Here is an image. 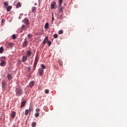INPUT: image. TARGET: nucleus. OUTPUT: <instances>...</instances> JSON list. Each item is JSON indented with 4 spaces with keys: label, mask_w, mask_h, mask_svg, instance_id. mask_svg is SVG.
<instances>
[{
    "label": "nucleus",
    "mask_w": 127,
    "mask_h": 127,
    "mask_svg": "<svg viewBox=\"0 0 127 127\" xmlns=\"http://www.w3.org/2000/svg\"><path fill=\"white\" fill-rule=\"evenodd\" d=\"M15 92L16 95L17 96V97H20V96H21V95L23 94V91H22V89L19 88H16Z\"/></svg>",
    "instance_id": "nucleus-1"
},
{
    "label": "nucleus",
    "mask_w": 127,
    "mask_h": 127,
    "mask_svg": "<svg viewBox=\"0 0 127 127\" xmlns=\"http://www.w3.org/2000/svg\"><path fill=\"white\" fill-rule=\"evenodd\" d=\"M39 60V58H38V55H36L35 58V61L34 63V65H33V71H35V68H36V66L37 65V63H38V61Z\"/></svg>",
    "instance_id": "nucleus-2"
},
{
    "label": "nucleus",
    "mask_w": 127,
    "mask_h": 127,
    "mask_svg": "<svg viewBox=\"0 0 127 127\" xmlns=\"http://www.w3.org/2000/svg\"><path fill=\"white\" fill-rule=\"evenodd\" d=\"M5 57H3L0 59V65L1 67H3L6 65V62H5Z\"/></svg>",
    "instance_id": "nucleus-3"
},
{
    "label": "nucleus",
    "mask_w": 127,
    "mask_h": 127,
    "mask_svg": "<svg viewBox=\"0 0 127 127\" xmlns=\"http://www.w3.org/2000/svg\"><path fill=\"white\" fill-rule=\"evenodd\" d=\"M59 13L61 14L59 15L58 18H60V19L61 20L62 18L60 17H61L62 15H63V6H60ZM59 16H60V17H59Z\"/></svg>",
    "instance_id": "nucleus-4"
},
{
    "label": "nucleus",
    "mask_w": 127,
    "mask_h": 127,
    "mask_svg": "<svg viewBox=\"0 0 127 127\" xmlns=\"http://www.w3.org/2000/svg\"><path fill=\"white\" fill-rule=\"evenodd\" d=\"M27 45H28V41H27V39L25 38L24 40V42L22 44V46L23 48H24V47H26V46H27Z\"/></svg>",
    "instance_id": "nucleus-5"
},
{
    "label": "nucleus",
    "mask_w": 127,
    "mask_h": 127,
    "mask_svg": "<svg viewBox=\"0 0 127 127\" xmlns=\"http://www.w3.org/2000/svg\"><path fill=\"white\" fill-rule=\"evenodd\" d=\"M22 22L24 23V24L26 25V26H27V25H29V19L28 18H25L23 20Z\"/></svg>",
    "instance_id": "nucleus-6"
},
{
    "label": "nucleus",
    "mask_w": 127,
    "mask_h": 127,
    "mask_svg": "<svg viewBox=\"0 0 127 127\" xmlns=\"http://www.w3.org/2000/svg\"><path fill=\"white\" fill-rule=\"evenodd\" d=\"M39 74L40 76H43L44 74V70L42 68H39L38 70Z\"/></svg>",
    "instance_id": "nucleus-7"
},
{
    "label": "nucleus",
    "mask_w": 127,
    "mask_h": 127,
    "mask_svg": "<svg viewBox=\"0 0 127 127\" xmlns=\"http://www.w3.org/2000/svg\"><path fill=\"white\" fill-rule=\"evenodd\" d=\"M27 26H25V25H22L21 27L20 32H23V30H27Z\"/></svg>",
    "instance_id": "nucleus-8"
},
{
    "label": "nucleus",
    "mask_w": 127,
    "mask_h": 127,
    "mask_svg": "<svg viewBox=\"0 0 127 127\" xmlns=\"http://www.w3.org/2000/svg\"><path fill=\"white\" fill-rule=\"evenodd\" d=\"M26 56L27 57H29L31 56V54H32V52H31V50H26Z\"/></svg>",
    "instance_id": "nucleus-9"
},
{
    "label": "nucleus",
    "mask_w": 127,
    "mask_h": 127,
    "mask_svg": "<svg viewBox=\"0 0 127 127\" xmlns=\"http://www.w3.org/2000/svg\"><path fill=\"white\" fill-rule=\"evenodd\" d=\"M2 88L3 89L5 88V86L6 85V81L4 80H3L1 82Z\"/></svg>",
    "instance_id": "nucleus-10"
},
{
    "label": "nucleus",
    "mask_w": 127,
    "mask_h": 127,
    "mask_svg": "<svg viewBox=\"0 0 127 127\" xmlns=\"http://www.w3.org/2000/svg\"><path fill=\"white\" fill-rule=\"evenodd\" d=\"M56 4V2L55 1H52L51 4V9H54L55 4Z\"/></svg>",
    "instance_id": "nucleus-11"
},
{
    "label": "nucleus",
    "mask_w": 127,
    "mask_h": 127,
    "mask_svg": "<svg viewBox=\"0 0 127 127\" xmlns=\"http://www.w3.org/2000/svg\"><path fill=\"white\" fill-rule=\"evenodd\" d=\"M16 115V113L14 111H12L11 114V117L12 119H14L15 118V116Z\"/></svg>",
    "instance_id": "nucleus-12"
},
{
    "label": "nucleus",
    "mask_w": 127,
    "mask_h": 127,
    "mask_svg": "<svg viewBox=\"0 0 127 127\" xmlns=\"http://www.w3.org/2000/svg\"><path fill=\"white\" fill-rule=\"evenodd\" d=\"M49 40H48V37H46L44 41H43V44H45L46 43H47Z\"/></svg>",
    "instance_id": "nucleus-13"
},
{
    "label": "nucleus",
    "mask_w": 127,
    "mask_h": 127,
    "mask_svg": "<svg viewBox=\"0 0 127 127\" xmlns=\"http://www.w3.org/2000/svg\"><path fill=\"white\" fill-rule=\"evenodd\" d=\"M7 78L8 80V81H10L11 79H12V75L9 73H8L7 75Z\"/></svg>",
    "instance_id": "nucleus-14"
},
{
    "label": "nucleus",
    "mask_w": 127,
    "mask_h": 127,
    "mask_svg": "<svg viewBox=\"0 0 127 127\" xmlns=\"http://www.w3.org/2000/svg\"><path fill=\"white\" fill-rule=\"evenodd\" d=\"M36 9H37V8H36V7L35 6L32 7V8H31L32 12H33V13H35L36 11Z\"/></svg>",
    "instance_id": "nucleus-15"
},
{
    "label": "nucleus",
    "mask_w": 127,
    "mask_h": 127,
    "mask_svg": "<svg viewBox=\"0 0 127 127\" xmlns=\"http://www.w3.org/2000/svg\"><path fill=\"white\" fill-rule=\"evenodd\" d=\"M27 61V56H24L22 57V62H26Z\"/></svg>",
    "instance_id": "nucleus-16"
},
{
    "label": "nucleus",
    "mask_w": 127,
    "mask_h": 127,
    "mask_svg": "<svg viewBox=\"0 0 127 127\" xmlns=\"http://www.w3.org/2000/svg\"><path fill=\"white\" fill-rule=\"evenodd\" d=\"M11 8H12V6H8V7H7L6 8V9L7 12L10 11V10H11Z\"/></svg>",
    "instance_id": "nucleus-17"
},
{
    "label": "nucleus",
    "mask_w": 127,
    "mask_h": 127,
    "mask_svg": "<svg viewBox=\"0 0 127 127\" xmlns=\"http://www.w3.org/2000/svg\"><path fill=\"white\" fill-rule=\"evenodd\" d=\"M26 103V101H22L21 103V108H22L23 107H25Z\"/></svg>",
    "instance_id": "nucleus-18"
},
{
    "label": "nucleus",
    "mask_w": 127,
    "mask_h": 127,
    "mask_svg": "<svg viewBox=\"0 0 127 127\" xmlns=\"http://www.w3.org/2000/svg\"><path fill=\"white\" fill-rule=\"evenodd\" d=\"M7 46L9 48H11L13 47V43H8Z\"/></svg>",
    "instance_id": "nucleus-19"
},
{
    "label": "nucleus",
    "mask_w": 127,
    "mask_h": 127,
    "mask_svg": "<svg viewBox=\"0 0 127 127\" xmlns=\"http://www.w3.org/2000/svg\"><path fill=\"white\" fill-rule=\"evenodd\" d=\"M29 85L30 88H32L33 87V85H34V81H31L30 83L29 84Z\"/></svg>",
    "instance_id": "nucleus-20"
},
{
    "label": "nucleus",
    "mask_w": 127,
    "mask_h": 127,
    "mask_svg": "<svg viewBox=\"0 0 127 127\" xmlns=\"http://www.w3.org/2000/svg\"><path fill=\"white\" fill-rule=\"evenodd\" d=\"M7 5H8V2L6 1L4 2V8H6L7 7Z\"/></svg>",
    "instance_id": "nucleus-21"
},
{
    "label": "nucleus",
    "mask_w": 127,
    "mask_h": 127,
    "mask_svg": "<svg viewBox=\"0 0 127 127\" xmlns=\"http://www.w3.org/2000/svg\"><path fill=\"white\" fill-rule=\"evenodd\" d=\"M20 6H21V3H20V2H18L17 4V5H16V8H18L19 7H20Z\"/></svg>",
    "instance_id": "nucleus-22"
},
{
    "label": "nucleus",
    "mask_w": 127,
    "mask_h": 127,
    "mask_svg": "<svg viewBox=\"0 0 127 127\" xmlns=\"http://www.w3.org/2000/svg\"><path fill=\"white\" fill-rule=\"evenodd\" d=\"M49 27V24L48 23H46L45 24L44 28L45 29H47V28H48Z\"/></svg>",
    "instance_id": "nucleus-23"
},
{
    "label": "nucleus",
    "mask_w": 127,
    "mask_h": 127,
    "mask_svg": "<svg viewBox=\"0 0 127 127\" xmlns=\"http://www.w3.org/2000/svg\"><path fill=\"white\" fill-rule=\"evenodd\" d=\"M3 53V47H1L0 48V54H2Z\"/></svg>",
    "instance_id": "nucleus-24"
},
{
    "label": "nucleus",
    "mask_w": 127,
    "mask_h": 127,
    "mask_svg": "<svg viewBox=\"0 0 127 127\" xmlns=\"http://www.w3.org/2000/svg\"><path fill=\"white\" fill-rule=\"evenodd\" d=\"M63 2V0H59V4L60 6H62Z\"/></svg>",
    "instance_id": "nucleus-25"
},
{
    "label": "nucleus",
    "mask_w": 127,
    "mask_h": 127,
    "mask_svg": "<svg viewBox=\"0 0 127 127\" xmlns=\"http://www.w3.org/2000/svg\"><path fill=\"white\" fill-rule=\"evenodd\" d=\"M29 113V110L28 109H26L25 111V116H27Z\"/></svg>",
    "instance_id": "nucleus-26"
},
{
    "label": "nucleus",
    "mask_w": 127,
    "mask_h": 127,
    "mask_svg": "<svg viewBox=\"0 0 127 127\" xmlns=\"http://www.w3.org/2000/svg\"><path fill=\"white\" fill-rule=\"evenodd\" d=\"M35 118H38L39 117V113L37 112L35 114Z\"/></svg>",
    "instance_id": "nucleus-27"
},
{
    "label": "nucleus",
    "mask_w": 127,
    "mask_h": 127,
    "mask_svg": "<svg viewBox=\"0 0 127 127\" xmlns=\"http://www.w3.org/2000/svg\"><path fill=\"white\" fill-rule=\"evenodd\" d=\"M59 63L60 64V66H62V61H61V60H59Z\"/></svg>",
    "instance_id": "nucleus-28"
},
{
    "label": "nucleus",
    "mask_w": 127,
    "mask_h": 127,
    "mask_svg": "<svg viewBox=\"0 0 127 127\" xmlns=\"http://www.w3.org/2000/svg\"><path fill=\"white\" fill-rule=\"evenodd\" d=\"M32 127H36V123L33 122V123L32 124Z\"/></svg>",
    "instance_id": "nucleus-29"
},
{
    "label": "nucleus",
    "mask_w": 127,
    "mask_h": 127,
    "mask_svg": "<svg viewBox=\"0 0 127 127\" xmlns=\"http://www.w3.org/2000/svg\"><path fill=\"white\" fill-rule=\"evenodd\" d=\"M32 34H28V38H32Z\"/></svg>",
    "instance_id": "nucleus-30"
},
{
    "label": "nucleus",
    "mask_w": 127,
    "mask_h": 127,
    "mask_svg": "<svg viewBox=\"0 0 127 127\" xmlns=\"http://www.w3.org/2000/svg\"><path fill=\"white\" fill-rule=\"evenodd\" d=\"M45 94H49V89H46L45 90Z\"/></svg>",
    "instance_id": "nucleus-31"
},
{
    "label": "nucleus",
    "mask_w": 127,
    "mask_h": 127,
    "mask_svg": "<svg viewBox=\"0 0 127 127\" xmlns=\"http://www.w3.org/2000/svg\"><path fill=\"white\" fill-rule=\"evenodd\" d=\"M48 46H51V41H49L48 42Z\"/></svg>",
    "instance_id": "nucleus-32"
},
{
    "label": "nucleus",
    "mask_w": 127,
    "mask_h": 127,
    "mask_svg": "<svg viewBox=\"0 0 127 127\" xmlns=\"http://www.w3.org/2000/svg\"><path fill=\"white\" fill-rule=\"evenodd\" d=\"M41 67H42V69H43H43H45V65H44V64H41Z\"/></svg>",
    "instance_id": "nucleus-33"
},
{
    "label": "nucleus",
    "mask_w": 127,
    "mask_h": 127,
    "mask_svg": "<svg viewBox=\"0 0 127 127\" xmlns=\"http://www.w3.org/2000/svg\"><path fill=\"white\" fill-rule=\"evenodd\" d=\"M63 33V30H60L59 31V34H62Z\"/></svg>",
    "instance_id": "nucleus-34"
},
{
    "label": "nucleus",
    "mask_w": 127,
    "mask_h": 127,
    "mask_svg": "<svg viewBox=\"0 0 127 127\" xmlns=\"http://www.w3.org/2000/svg\"><path fill=\"white\" fill-rule=\"evenodd\" d=\"M54 38H57L58 37V35L57 34H55L54 36Z\"/></svg>",
    "instance_id": "nucleus-35"
},
{
    "label": "nucleus",
    "mask_w": 127,
    "mask_h": 127,
    "mask_svg": "<svg viewBox=\"0 0 127 127\" xmlns=\"http://www.w3.org/2000/svg\"><path fill=\"white\" fill-rule=\"evenodd\" d=\"M15 38H16V36H15V35H12V39H15Z\"/></svg>",
    "instance_id": "nucleus-36"
},
{
    "label": "nucleus",
    "mask_w": 127,
    "mask_h": 127,
    "mask_svg": "<svg viewBox=\"0 0 127 127\" xmlns=\"http://www.w3.org/2000/svg\"><path fill=\"white\" fill-rule=\"evenodd\" d=\"M36 112L37 113H38L39 112H40V109H36Z\"/></svg>",
    "instance_id": "nucleus-37"
},
{
    "label": "nucleus",
    "mask_w": 127,
    "mask_h": 127,
    "mask_svg": "<svg viewBox=\"0 0 127 127\" xmlns=\"http://www.w3.org/2000/svg\"><path fill=\"white\" fill-rule=\"evenodd\" d=\"M52 22H53V20H54V16H52Z\"/></svg>",
    "instance_id": "nucleus-38"
},
{
    "label": "nucleus",
    "mask_w": 127,
    "mask_h": 127,
    "mask_svg": "<svg viewBox=\"0 0 127 127\" xmlns=\"http://www.w3.org/2000/svg\"><path fill=\"white\" fill-rule=\"evenodd\" d=\"M4 21V19H2L1 20V23H2V22H3Z\"/></svg>",
    "instance_id": "nucleus-39"
},
{
    "label": "nucleus",
    "mask_w": 127,
    "mask_h": 127,
    "mask_svg": "<svg viewBox=\"0 0 127 127\" xmlns=\"http://www.w3.org/2000/svg\"><path fill=\"white\" fill-rule=\"evenodd\" d=\"M28 70H29V71H30V70H31V67H28Z\"/></svg>",
    "instance_id": "nucleus-40"
},
{
    "label": "nucleus",
    "mask_w": 127,
    "mask_h": 127,
    "mask_svg": "<svg viewBox=\"0 0 127 127\" xmlns=\"http://www.w3.org/2000/svg\"><path fill=\"white\" fill-rule=\"evenodd\" d=\"M31 111V109H29V112H30V113Z\"/></svg>",
    "instance_id": "nucleus-41"
},
{
    "label": "nucleus",
    "mask_w": 127,
    "mask_h": 127,
    "mask_svg": "<svg viewBox=\"0 0 127 127\" xmlns=\"http://www.w3.org/2000/svg\"><path fill=\"white\" fill-rule=\"evenodd\" d=\"M47 109H48V108H47V109H46V110H47Z\"/></svg>",
    "instance_id": "nucleus-42"
},
{
    "label": "nucleus",
    "mask_w": 127,
    "mask_h": 127,
    "mask_svg": "<svg viewBox=\"0 0 127 127\" xmlns=\"http://www.w3.org/2000/svg\"><path fill=\"white\" fill-rule=\"evenodd\" d=\"M47 109H48V108H47V109H46V110H47Z\"/></svg>",
    "instance_id": "nucleus-43"
},
{
    "label": "nucleus",
    "mask_w": 127,
    "mask_h": 127,
    "mask_svg": "<svg viewBox=\"0 0 127 127\" xmlns=\"http://www.w3.org/2000/svg\"><path fill=\"white\" fill-rule=\"evenodd\" d=\"M52 15H53V13L52 14Z\"/></svg>",
    "instance_id": "nucleus-44"
}]
</instances>
